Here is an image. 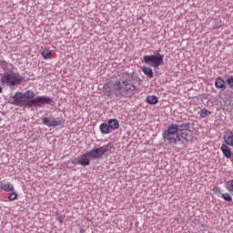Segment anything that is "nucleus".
Returning <instances> with one entry per match:
<instances>
[{
  "label": "nucleus",
  "mask_w": 233,
  "mask_h": 233,
  "mask_svg": "<svg viewBox=\"0 0 233 233\" xmlns=\"http://www.w3.org/2000/svg\"><path fill=\"white\" fill-rule=\"evenodd\" d=\"M11 105L15 106H24L25 108H43L45 105L49 106H56L54 99L48 96H38L35 97V93L32 90H26L25 92H16L13 96Z\"/></svg>",
  "instance_id": "1"
},
{
  "label": "nucleus",
  "mask_w": 233,
  "mask_h": 233,
  "mask_svg": "<svg viewBox=\"0 0 233 233\" xmlns=\"http://www.w3.org/2000/svg\"><path fill=\"white\" fill-rule=\"evenodd\" d=\"M134 81H139L138 76L134 75H129L125 80H116L114 85L115 96L116 97H132L137 93V86L134 84Z\"/></svg>",
  "instance_id": "2"
},
{
  "label": "nucleus",
  "mask_w": 233,
  "mask_h": 233,
  "mask_svg": "<svg viewBox=\"0 0 233 233\" xmlns=\"http://www.w3.org/2000/svg\"><path fill=\"white\" fill-rule=\"evenodd\" d=\"M162 138L164 141H167L168 145H179L185 144V141L179 139V131L177 127V124H170L167 130H164L162 133Z\"/></svg>",
  "instance_id": "3"
},
{
  "label": "nucleus",
  "mask_w": 233,
  "mask_h": 233,
  "mask_svg": "<svg viewBox=\"0 0 233 233\" xmlns=\"http://www.w3.org/2000/svg\"><path fill=\"white\" fill-rule=\"evenodd\" d=\"M115 150L114 143L109 142L100 147H93L90 151H87V153L91 159H101L105 154H114Z\"/></svg>",
  "instance_id": "4"
},
{
  "label": "nucleus",
  "mask_w": 233,
  "mask_h": 233,
  "mask_svg": "<svg viewBox=\"0 0 233 233\" xmlns=\"http://www.w3.org/2000/svg\"><path fill=\"white\" fill-rule=\"evenodd\" d=\"M161 49L154 52L155 55H146L143 57V63L152 66V68H159L161 65H165L163 59H165V55L160 54Z\"/></svg>",
  "instance_id": "5"
},
{
  "label": "nucleus",
  "mask_w": 233,
  "mask_h": 233,
  "mask_svg": "<svg viewBox=\"0 0 233 233\" xmlns=\"http://www.w3.org/2000/svg\"><path fill=\"white\" fill-rule=\"evenodd\" d=\"M25 81V76H21L19 73L14 74L5 72L1 75L2 85H6V86H17Z\"/></svg>",
  "instance_id": "6"
},
{
  "label": "nucleus",
  "mask_w": 233,
  "mask_h": 233,
  "mask_svg": "<svg viewBox=\"0 0 233 233\" xmlns=\"http://www.w3.org/2000/svg\"><path fill=\"white\" fill-rule=\"evenodd\" d=\"M42 123L45 125V127H48L56 128L57 127H62V125L65 124V120H63V117H42Z\"/></svg>",
  "instance_id": "7"
},
{
  "label": "nucleus",
  "mask_w": 233,
  "mask_h": 233,
  "mask_svg": "<svg viewBox=\"0 0 233 233\" xmlns=\"http://www.w3.org/2000/svg\"><path fill=\"white\" fill-rule=\"evenodd\" d=\"M177 136L179 139L184 141V144L180 143V145H187L188 141H192V131H190V129L187 131H182L181 133H178Z\"/></svg>",
  "instance_id": "8"
},
{
  "label": "nucleus",
  "mask_w": 233,
  "mask_h": 233,
  "mask_svg": "<svg viewBox=\"0 0 233 233\" xmlns=\"http://www.w3.org/2000/svg\"><path fill=\"white\" fill-rule=\"evenodd\" d=\"M215 87L220 92H225L227 90V81L221 76L217 77L215 79Z\"/></svg>",
  "instance_id": "9"
},
{
  "label": "nucleus",
  "mask_w": 233,
  "mask_h": 233,
  "mask_svg": "<svg viewBox=\"0 0 233 233\" xmlns=\"http://www.w3.org/2000/svg\"><path fill=\"white\" fill-rule=\"evenodd\" d=\"M223 139L226 145H228V147H233V132L229 128L225 130Z\"/></svg>",
  "instance_id": "10"
},
{
  "label": "nucleus",
  "mask_w": 233,
  "mask_h": 233,
  "mask_svg": "<svg viewBox=\"0 0 233 233\" xmlns=\"http://www.w3.org/2000/svg\"><path fill=\"white\" fill-rule=\"evenodd\" d=\"M0 66L5 73L8 72L10 74L14 72V65L12 63L6 62L5 60H0Z\"/></svg>",
  "instance_id": "11"
},
{
  "label": "nucleus",
  "mask_w": 233,
  "mask_h": 233,
  "mask_svg": "<svg viewBox=\"0 0 233 233\" xmlns=\"http://www.w3.org/2000/svg\"><path fill=\"white\" fill-rule=\"evenodd\" d=\"M90 156L88 152H86L82 155L81 158L78 159V165L81 167H88L90 165Z\"/></svg>",
  "instance_id": "12"
},
{
  "label": "nucleus",
  "mask_w": 233,
  "mask_h": 233,
  "mask_svg": "<svg viewBox=\"0 0 233 233\" xmlns=\"http://www.w3.org/2000/svg\"><path fill=\"white\" fill-rule=\"evenodd\" d=\"M103 90L105 96L107 97H112L114 96V90L112 89V82H107L104 85Z\"/></svg>",
  "instance_id": "13"
},
{
  "label": "nucleus",
  "mask_w": 233,
  "mask_h": 233,
  "mask_svg": "<svg viewBox=\"0 0 233 233\" xmlns=\"http://www.w3.org/2000/svg\"><path fill=\"white\" fill-rule=\"evenodd\" d=\"M220 150L224 157H227V159H230V157H232V150L229 148L228 146L223 144L220 147Z\"/></svg>",
  "instance_id": "14"
},
{
  "label": "nucleus",
  "mask_w": 233,
  "mask_h": 233,
  "mask_svg": "<svg viewBox=\"0 0 233 233\" xmlns=\"http://www.w3.org/2000/svg\"><path fill=\"white\" fill-rule=\"evenodd\" d=\"M107 125H109L110 130H117L119 129V120L116 118H111L107 121Z\"/></svg>",
  "instance_id": "15"
},
{
  "label": "nucleus",
  "mask_w": 233,
  "mask_h": 233,
  "mask_svg": "<svg viewBox=\"0 0 233 233\" xmlns=\"http://www.w3.org/2000/svg\"><path fill=\"white\" fill-rule=\"evenodd\" d=\"M143 74L147 76L149 79H154V71L152 70V67L149 66H143L141 68Z\"/></svg>",
  "instance_id": "16"
},
{
  "label": "nucleus",
  "mask_w": 233,
  "mask_h": 233,
  "mask_svg": "<svg viewBox=\"0 0 233 233\" xmlns=\"http://www.w3.org/2000/svg\"><path fill=\"white\" fill-rule=\"evenodd\" d=\"M0 188L1 190H5V192H14L15 190L14 185H12V183L10 182H8L7 184L1 182Z\"/></svg>",
  "instance_id": "17"
},
{
  "label": "nucleus",
  "mask_w": 233,
  "mask_h": 233,
  "mask_svg": "<svg viewBox=\"0 0 233 233\" xmlns=\"http://www.w3.org/2000/svg\"><path fill=\"white\" fill-rule=\"evenodd\" d=\"M99 130L101 132V134L106 135V134H111L112 131L110 130V126L108 125V123H102L99 126Z\"/></svg>",
  "instance_id": "18"
},
{
  "label": "nucleus",
  "mask_w": 233,
  "mask_h": 233,
  "mask_svg": "<svg viewBox=\"0 0 233 233\" xmlns=\"http://www.w3.org/2000/svg\"><path fill=\"white\" fill-rule=\"evenodd\" d=\"M146 103H147V105H157L159 99H157V96L150 95L146 97Z\"/></svg>",
  "instance_id": "19"
},
{
  "label": "nucleus",
  "mask_w": 233,
  "mask_h": 233,
  "mask_svg": "<svg viewBox=\"0 0 233 233\" xmlns=\"http://www.w3.org/2000/svg\"><path fill=\"white\" fill-rule=\"evenodd\" d=\"M190 125H191L190 122L177 125L178 134H180L181 132H187V131L190 130Z\"/></svg>",
  "instance_id": "20"
},
{
  "label": "nucleus",
  "mask_w": 233,
  "mask_h": 233,
  "mask_svg": "<svg viewBox=\"0 0 233 233\" xmlns=\"http://www.w3.org/2000/svg\"><path fill=\"white\" fill-rule=\"evenodd\" d=\"M41 56L44 59H50V57H52V51H50L48 48H46L41 52Z\"/></svg>",
  "instance_id": "21"
},
{
  "label": "nucleus",
  "mask_w": 233,
  "mask_h": 233,
  "mask_svg": "<svg viewBox=\"0 0 233 233\" xmlns=\"http://www.w3.org/2000/svg\"><path fill=\"white\" fill-rule=\"evenodd\" d=\"M221 198L222 199H224V201H227L228 203H232V196H230V193H222Z\"/></svg>",
  "instance_id": "22"
},
{
  "label": "nucleus",
  "mask_w": 233,
  "mask_h": 233,
  "mask_svg": "<svg viewBox=\"0 0 233 233\" xmlns=\"http://www.w3.org/2000/svg\"><path fill=\"white\" fill-rule=\"evenodd\" d=\"M210 114H212V112L208 111L207 108H203L200 112V116L205 118L208 117V116H210Z\"/></svg>",
  "instance_id": "23"
},
{
  "label": "nucleus",
  "mask_w": 233,
  "mask_h": 233,
  "mask_svg": "<svg viewBox=\"0 0 233 233\" xmlns=\"http://www.w3.org/2000/svg\"><path fill=\"white\" fill-rule=\"evenodd\" d=\"M226 85L229 88H233V76H230L227 80H226Z\"/></svg>",
  "instance_id": "24"
},
{
  "label": "nucleus",
  "mask_w": 233,
  "mask_h": 233,
  "mask_svg": "<svg viewBox=\"0 0 233 233\" xmlns=\"http://www.w3.org/2000/svg\"><path fill=\"white\" fill-rule=\"evenodd\" d=\"M17 196H18L17 193L12 192V193H10L9 196H8V200H9V201H15V199H17Z\"/></svg>",
  "instance_id": "25"
},
{
  "label": "nucleus",
  "mask_w": 233,
  "mask_h": 233,
  "mask_svg": "<svg viewBox=\"0 0 233 233\" xmlns=\"http://www.w3.org/2000/svg\"><path fill=\"white\" fill-rule=\"evenodd\" d=\"M213 192H214V194H216L217 196H221V194H223V193H221V187H215L213 188Z\"/></svg>",
  "instance_id": "26"
},
{
  "label": "nucleus",
  "mask_w": 233,
  "mask_h": 233,
  "mask_svg": "<svg viewBox=\"0 0 233 233\" xmlns=\"http://www.w3.org/2000/svg\"><path fill=\"white\" fill-rule=\"evenodd\" d=\"M0 94H3V87L0 86Z\"/></svg>",
  "instance_id": "27"
},
{
  "label": "nucleus",
  "mask_w": 233,
  "mask_h": 233,
  "mask_svg": "<svg viewBox=\"0 0 233 233\" xmlns=\"http://www.w3.org/2000/svg\"><path fill=\"white\" fill-rule=\"evenodd\" d=\"M80 233H85V229H80Z\"/></svg>",
  "instance_id": "28"
},
{
  "label": "nucleus",
  "mask_w": 233,
  "mask_h": 233,
  "mask_svg": "<svg viewBox=\"0 0 233 233\" xmlns=\"http://www.w3.org/2000/svg\"><path fill=\"white\" fill-rule=\"evenodd\" d=\"M60 223H63V219L59 218Z\"/></svg>",
  "instance_id": "29"
},
{
  "label": "nucleus",
  "mask_w": 233,
  "mask_h": 233,
  "mask_svg": "<svg viewBox=\"0 0 233 233\" xmlns=\"http://www.w3.org/2000/svg\"><path fill=\"white\" fill-rule=\"evenodd\" d=\"M1 121H3V118L0 116V123H1Z\"/></svg>",
  "instance_id": "30"
}]
</instances>
